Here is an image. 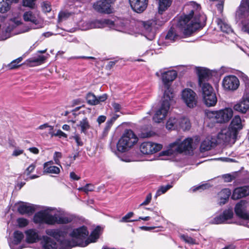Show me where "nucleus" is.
I'll use <instances>...</instances> for the list:
<instances>
[{
  "mask_svg": "<svg viewBox=\"0 0 249 249\" xmlns=\"http://www.w3.org/2000/svg\"><path fill=\"white\" fill-rule=\"evenodd\" d=\"M70 228L65 227L61 229H47L45 233L54 238L55 242L51 237L44 235L41 239V249H71L77 245H81V239L87 235L84 227L73 229L69 233L71 240L66 239Z\"/></svg>",
  "mask_w": 249,
  "mask_h": 249,
  "instance_id": "obj_1",
  "label": "nucleus"
},
{
  "mask_svg": "<svg viewBox=\"0 0 249 249\" xmlns=\"http://www.w3.org/2000/svg\"><path fill=\"white\" fill-rule=\"evenodd\" d=\"M42 8L43 12L45 13L49 12L51 10L50 4L47 2H43L42 3Z\"/></svg>",
  "mask_w": 249,
  "mask_h": 249,
  "instance_id": "obj_52",
  "label": "nucleus"
},
{
  "mask_svg": "<svg viewBox=\"0 0 249 249\" xmlns=\"http://www.w3.org/2000/svg\"><path fill=\"white\" fill-rule=\"evenodd\" d=\"M36 0H22V5L24 7L34 8Z\"/></svg>",
  "mask_w": 249,
  "mask_h": 249,
  "instance_id": "obj_47",
  "label": "nucleus"
},
{
  "mask_svg": "<svg viewBox=\"0 0 249 249\" xmlns=\"http://www.w3.org/2000/svg\"><path fill=\"white\" fill-rule=\"evenodd\" d=\"M47 134L50 135L52 137L53 136V126L51 125H48L46 132Z\"/></svg>",
  "mask_w": 249,
  "mask_h": 249,
  "instance_id": "obj_59",
  "label": "nucleus"
},
{
  "mask_svg": "<svg viewBox=\"0 0 249 249\" xmlns=\"http://www.w3.org/2000/svg\"><path fill=\"white\" fill-rule=\"evenodd\" d=\"M249 16V9L245 3H242L236 10L235 18L237 20L245 18Z\"/></svg>",
  "mask_w": 249,
  "mask_h": 249,
  "instance_id": "obj_25",
  "label": "nucleus"
},
{
  "mask_svg": "<svg viewBox=\"0 0 249 249\" xmlns=\"http://www.w3.org/2000/svg\"><path fill=\"white\" fill-rule=\"evenodd\" d=\"M78 126L80 127L81 132L86 134L88 129L90 128V124L89 121L86 117H84L79 122Z\"/></svg>",
  "mask_w": 249,
  "mask_h": 249,
  "instance_id": "obj_39",
  "label": "nucleus"
},
{
  "mask_svg": "<svg viewBox=\"0 0 249 249\" xmlns=\"http://www.w3.org/2000/svg\"><path fill=\"white\" fill-rule=\"evenodd\" d=\"M23 18L24 21L30 22L32 24L33 29H38L43 27V20L40 17L38 11H26L23 14Z\"/></svg>",
  "mask_w": 249,
  "mask_h": 249,
  "instance_id": "obj_9",
  "label": "nucleus"
},
{
  "mask_svg": "<svg viewBox=\"0 0 249 249\" xmlns=\"http://www.w3.org/2000/svg\"><path fill=\"white\" fill-rule=\"evenodd\" d=\"M62 157V154L59 152H55L53 155V160L54 163L62 167L60 163V160Z\"/></svg>",
  "mask_w": 249,
  "mask_h": 249,
  "instance_id": "obj_46",
  "label": "nucleus"
},
{
  "mask_svg": "<svg viewBox=\"0 0 249 249\" xmlns=\"http://www.w3.org/2000/svg\"><path fill=\"white\" fill-rule=\"evenodd\" d=\"M138 140V137L132 130L126 129L116 143V150L122 153L127 152L134 147Z\"/></svg>",
  "mask_w": 249,
  "mask_h": 249,
  "instance_id": "obj_6",
  "label": "nucleus"
},
{
  "mask_svg": "<svg viewBox=\"0 0 249 249\" xmlns=\"http://www.w3.org/2000/svg\"><path fill=\"white\" fill-rule=\"evenodd\" d=\"M28 150L31 153H33L35 154H37L39 153V150L35 147H30L28 149Z\"/></svg>",
  "mask_w": 249,
  "mask_h": 249,
  "instance_id": "obj_64",
  "label": "nucleus"
},
{
  "mask_svg": "<svg viewBox=\"0 0 249 249\" xmlns=\"http://www.w3.org/2000/svg\"><path fill=\"white\" fill-rule=\"evenodd\" d=\"M142 25L146 37L149 40H152L155 36L159 24L156 19H150L143 22Z\"/></svg>",
  "mask_w": 249,
  "mask_h": 249,
  "instance_id": "obj_13",
  "label": "nucleus"
},
{
  "mask_svg": "<svg viewBox=\"0 0 249 249\" xmlns=\"http://www.w3.org/2000/svg\"><path fill=\"white\" fill-rule=\"evenodd\" d=\"M131 7L134 11L141 13L147 8L148 0H129Z\"/></svg>",
  "mask_w": 249,
  "mask_h": 249,
  "instance_id": "obj_19",
  "label": "nucleus"
},
{
  "mask_svg": "<svg viewBox=\"0 0 249 249\" xmlns=\"http://www.w3.org/2000/svg\"><path fill=\"white\" fill-rule=\"evenodd\" d=\"M113 3V0H99L94 3L93 7L99 13L109 14L112 12L111 5Z\"/></svg>",
  "mask_w": 249,
  "mask_h": 249,
  "instance_id": "obj_15",
  "label": "nucleus"
},
{
  "mask_svg": "<svg viewBox=\"0 0 249 249\" xmlns=\"http://www.w3.org/2000/svg\"><path fill=\"white\" fill-rule=\"evenodd\" d=\"M237 135L230 127L224 128L218 134L217 139L224 143L233 144L237 140Z\"/></svg>",
  "mask_w": 249,
  "mask_h": 249,
  "instance_id": "obj_11",
  "label": "nucleus"
},
{
  "mask_svg": "<svg viewBox=\"0 0 249 249\" xmlns=\"http://www.w3.org/2000/svg\"><path fill=\"white\" fill-rule=\"evenodd\" d=\"M233 108L237 111L246 113L249 109V94H244L241 101L234 106Z\"/></svg>",
  "mask_w": 249,
  "mask_h": 249,
  "instance_id": "obj_20",
  "label": "nucleus"
},
{
  "mask_svg": "<svg viewBox=\"0 0 249 249\" xmlns=\"http://www.w3.org/2000/svg\"><path fill=\"white\" fill-rule=\"evenodd\" d=\"M162 145L152 142H144L140 145V150L144 155H152L160 150Z\"/></svg>",
  "mask_w": 249,
  "mask_h": 249,
  "instance_id": "obj_14",
  "label": "nucleus"
},
{
  "mask_svg": "<svg viewBox=\"0 0 249 249\" xmlns=\"http://www.w3.org/2000/svg\"><path fill=\"white\" fill-rule=\"evenodd\" d=\"M35 210L34 205L27 203H23L20 205L18 208V211L21 214H32Z\"/></svg>",
  "mask_w": 249,
  "mask_h": 249,
  "instance_id": "obj_30",
  "label": "nucleus"
},
{
  "mask_svg": "<svg viewBox=\"0 0 249 249\" xmlns=\"http://www.w3.org/2000/svg\"><path fill=\"white\" fill-rule=\"evenodd\" d=\"M246 204L245 201H240L236 205L234 211L236 215L241 218V224L249 228V213L246 211Z\"/></svg>",
  "mask_w": 249,
  "mask_h": 249,
  "instance_id": "obj_12",
  "label": "nucleus"
},
{
  "mask_svg": "<svg viewBox=\"0 0 249 249\" xmlns=\"http://www.w3.org/2000/svg\"><path fill=\"white\" fill-rule=\"evenodd\" d=\"M239 86V81L234 75L225 76L222 80V86L224 89L228 91L236 90Z\"/></svg>",
  "mask_w": 249,
  "mask_h": 249,
  "instance_id": "obj_16",
  "label": "nucleus"
},
{
  "mask_svg": "<svg viewBox=\"0 0 249 249\" xmlns=\"http://www.w3.org/2000/svg\"><path fill=\"white\" fill-rule=\"evenodd\" d=\"M208 117L215 119L217 123H222L228 122L233 115L231 108L227 107L219 111H208L206 112Z\"/></svg>",
  "mask_w": 249,
  "mask_h": 249,
  "instance_id": "obj_8",
  "label": "nucleus"
},
{
  "mask_svg": "<svg viewBox=\"0 0 249 249\" xmlns=\"http://www.w3.org/2000/svg\"><path fill=\"white\" fill-rule=\"evenodd\" d=\"M172 187V186L170 184H167L165 186H160L159 188V189L157 190L155 197L156 198L158 196H160L161 195L164 194L165 192H166L169 189H170Z\"/></svg>",
  "mask_w": 249,
  "mask_h": 249,
  "instance_id": "obj_43",
  "label": "nucleus"
},
{
  "mask_svg": "<svg viewBox=\"0 0 249 249\" xmlns=\"http://www.w3.org/2000/svg\"><path fill=\"white\" fill-rule=\"evenodd\" d=\"M113 123L112 122V121H110V120H108L106 122V127L105 128V131H108L109 130V129L110 128V127H111Z\"/></svg>",
  "mask_w": 249,
  "mask_h": 249,
  "instance_id": "obj_62",
  "label": "nucleus"
},
{
  "mask_svg": "<svg viewBox=\"0 0 249 249\" xmlns=\"http://www.w3.org/2000/svg\"><path fill=\"white\" fill-rule=\"evenodd\" d=\"M106 120V117L104 115L99 116L97 120V122L99 124H101L102 123H104Z\"/></svg>",
  "mask_w": 249,
  "mask_h": 249,
  "instance_id": "obj_63",
  "label": "nucleus"
},
{
  "mask_svg": "<svg viewBox=\"0 0 249 249\" xmlns=\"http://www.w3.org/2000/svg\"><path fill=\"white\" fill-rule=\"evenodd\" d=\"M249 195V186H245L235 188L231 196L233 199L237 200Z\"/></svg>",
  "mask_w": 249,
  "mask_h": 249,
  "instance_id": "obj_24",
  "label": "nucleus"
},
{
  "mask_svg": "<svg viewBox=\"0 0 249 249\" xmlns=\"http://www.w3.org/2000/svg\"><path fill=\"white\" fill-rule=\"evenodd\" d=\"M23 153V150L20 149H15L12 153V156L17 157Z\"/></svg>",
  "mask_w": 249,
  "mask_h": 249,
  "instance_id": "obj_61",
  "label": "nucleus"
},
{
  "mask_svg": "<svg viewBox=\"0 0 249 249\" xmlns=\"http://www.w3.org/2000/svg\"><path fill=\"white\" fill-rule=\"evenodd\" d=\"M107 98V94H103L102 95L96 97L93 93H89L86 96L87 103L90 105L94 106L105 102Z\"/></svg>",
  "mask_w": 249,
  "mask_h": 249,
  "instance_id": "obj_22",
  "label": "nucleus"
},
{
  "mask_svg": "<svg viewBox=\"0 0 249 249\" xmlns=\"http://www.w3.org/2000/svg\"><path fill=\"white\" fill-rule=\"evenodd\" d=\"M181 99L189 108L195 107L197 103V96L196 93L189 88H186L181 91Z\"/></svg>",
  "mask_w": 249,
  "mask_h": 249,
  "instance_id": "obj_10",
  "label": "nucleus"
},
{
  "mask_svg": "<svg viewBox=\"0 0 249 249\" xmlns=\"http://www.w3.org/2000/svg\"><path fill=\"white\" fill-rule=\"evenodd\" d=\"M151 198H152V195L151 193H149L146 196L145 200L140 204V206L146 205L148 204L150 202V201L151 200Z\"/></svg>",
  "mask_w": 249,
  "mask_h": 249,
  "instance_id": "obj_54",
  "label": "nucleus"
},
{
  "mask_svg": "<svg viewBox=\"0 0 249 249\" xmlns=\"http://www.w3.org/2000/svg\"><path fill=\"white\" fill-rule=\"evenodd\" d=\"M53 136H58L59 138L64 137V138H67V135L64 133L61 130H58L55 133H53Z\"/></svg>",
  "mask_w": 249,
  "mask_h": 249,
  "instance_id": "obj_56",
  "label": "nucleus"
},
{
  "mask_svg": "<svg viewBox=\"0 0 249 249\" xmlns=\"http://www.w3.org/2000/svg\"><path fill=\"white\" fill-rule=\"evenodd\" d=\"M36 167V163L31 164L26 170V173L27 175L33 172Z\"/></svg>",
  "mask_w": 249,
  "mask_h": 249,
  "instance_id": "obj_55",
  "label": "nucleus"
},
{
  "mask_svg": "<svg viewBox=\"0 0 249 249\" xmlns=\"http://www.w3.org/2000/svg\"><path fill=\"white\" fill-rule=\"evenodd\" d=\"M242 79L244 82L246 89L249 90V78H248V77L247 76L244 74L242 76Z\"/></svg>",
  "mask_w": 249,
  "mask_h": 249,
  "instance_id": "obj_57",
  "label": "nucleus"
},
{
  "mask_svg": "<svg viewBox=\"0 0 249 249\" xmlns=\"http://www.w3.org/2000/svg\"><path fill=\"white\" fill-rule=\"evenodd\" d=\"M231 194V192L229 189H224L222 190L218 194V196L220 198V204L223 205L225 204L228 200Z\"/></svg>",
  "mask_w": 249,
  "mask_h": 249,
  "instance_id": "obj_32",
  "label": "nucleus"
},
{
  "mask_svg": "<svg viewBox=\"0 0 249 249\" xmlns=\"http://www.w3.org/2000/svg\"><path fill=\"white\" fill-rule=\"evenodd\" d=\"M75 142H76L78 146H81L83 145V142L81 140L80 136L78 134H75L72 137Z\"/></svg>",
  "mask_w": 249,
  "mask_h": 249,
  "instance_id": "obj_51",
  "label": "nucleus"
},
{
  "mask_svg": "<svg viewBox=\"0 0 249 249\" xmlns=\"http://www.w3.org/2000/svg\"><path fill=\"white\" fill-rule=\"evenodd\" d=\"M134 215V213L133 212H129L127 213L125 216L122 217V218L120 220L121 222H133L136 221L138 220H128L130 218L132 217Z\"/></svg>",
  "mask_w": 249,
  "mask_h": 249,
  "instance_id": "obj_49",
  "label": "nucleus"
},
{
  "mask_svg": "<svg viewBox=\"0 0 249 249\" xmlns=\"http://www.w3.org/2000/svg\"><path fill=\"white\" fill-rule=\"evenodd\" d=\"M179 128H182L183 130H186L191 127V123L187 118H181L179 119Z\"/></svg>",
  "mask_w": 249,
  "mask_h": 249,
  "instance_id": "obj_40",
  "label": "nucleus"
},
{
  "mask_svg": "<svg viewBox=\"0 0 249 249\" xmlns=\"http://www.w3.org/2000/svg\"><path fill=\"white\" fill-rule=\"evenodd\" d=\"M11 4L7 0H0V12L5 13L10 10Z\"/></svg>",
  "mask_w": 249,
  "mask_h": 249,
  "instance_id": "obj_42",
  "label": "nucleus"
},
{
  "mask_svg": "<svg viewBox=\"0 0 249 249\" xmlns=\"http://www.w3.org/2000/svg\"><path fill=\"white\" fill-rule=\"evenodd\" d=\"M24 238L23 233L20 231H17L14 233V239L9 245L11 249H21L22 248L16 247L15 245L19 244Z\"/></svg>",
  "mask_w": 249,
  "mask_h": 249,
  "instance_id": "obj_28",
  "label": "nucleus"
},
{
  "mask_svg": "<svg viewBox=\"0 0 249 249\" xmlns=\"http://www.w3.org/2000/svg\"><path fill=\"white\" fill-rule=\"evenodd\" d=\"M242 121L239 115L235 116L232 119L229 127L234 131L237 134L243 128Z\"/></svg>",
  "mask_w": 249,
  "mask_h": 249,
  "instance_id": "obj_27",
  "label": "nucleus"
},
{
  "mask_svg": "<svg viewBox=\"0 0 249 249\" xmlns=\"http://www.w3.org/2000/svg\"><path fill=\"white\" fill-rule=\"evenodd\" d=\"M46 59L44 55H38L37 57L30 58L27 60L28 64L30 66H38L43 64Z\"/></svg>",
  "mask_w": 249,
  "mask_h": 249,
  "instance_id": "obj_31",
  "label": "nucleus"
},
{
  "mask_svg": "<svg viewBox=\"0 0 249 249\" xmlns=\"http://www.w3.org/2000/svg\"><path fill=\"white\" fill-rule=\"evenodd\" d=\"M14 26L9 25L5 28H2L0 34V41L4 40L11 36V32L13 30Z\"/></svg>",
  "mask_w": 249,
  "mask_h": 249,
  "instance_id": "obj_34",
  "label": "nucleus"
},
{
  "mask_svg": "<svg viewBox=\"0 0 249 249\" xmlns=\"http://www.w3.org/2000/svg\"><path fill=\"white\" fill-rule=\"evenodd\" d=\"M181 238L185 242L190 244H196V240L191 237L188 236L187 235L182 234L180 235Z\"/></svg>",
  "mask_w": 249,
  "mask_h": 249,
  "instance_id": "obj_48",
  "label": "nucleus"
},
{
  "mask_svg": "<svg viewBox=\"0 0 249 249\" xmlns=\"http://www.w3.org/2000/svg\"><path fill=\"white\" fill-rule=\"evenodd\" d=\"M53 162L50 160L46 162L43 164V173L52 174H58L60 172V168L53 165Z\"/></svg>",
  "mask_w": 249,
  "mask_h": 249,
  "instance_id": "obj_26",
  "label": "nucleus"
},
{
  "mask_svg": "<svg viewBox=\"0 0 249 249\" xmlns=\"http://www.w3.org/2000/svg\"><path fill=\"white\" fill-rule=\"evenodd\" d=\"M203 99L205 104L207 107L214 106L217 101L215 94H209L203 97Z\"/></svg>",
  "mask_w": 249,
  "mask_h": 249,
  "instance_id": "obj_33",
  "label": "nucleus"
},
{
  "mask_svg": "<svg viewBox=\"0 0 249 249\" xmlns=\"http://www.w3.org/2000/svg\"><path fill=\"white\" fill-rule=\"evenodd\" d=\"M213 142L209 139H206L201 143L200 150L201 152L210 150L213 147Z\"/></svg>",
  "mask_w": 249,
  "mask_h": 249,
  "instance_id": "obj_41",
  "label": "nucleus"
},
{
  "mask_svg": "<svg viewBox=\"0 0 249 249\" xmlns=\"http://www.w3.org/2000/svg\"><path fill=\"white\" fill-rule=\"evenodd\" d=\"M217 22L218 25L220 27L221 30L223 32L229 34L232 32V30L231 26L229 24H228L225 20L220 19H218Z\"/></svg>",
  "mask_w": 249,
  "mask_h": 249,
  "instance_id": "obj_38",
  "label": "nucleus"
},
{
  "mask_svg": "<svg viewBox=\"0 0 249 249\" xmlns=\"http://www.w3.org/2000/svg\"><path fill=\"white\" fill-rule=\"evenodd\" d=\"M223 178L226 182H231L234 178V176L231 174H226L223 176Z\"/></svg>",
  "mask_w": 249,
  "mask_h": 249,
  "instance_id": "obj_58",
  "label": "nucleus"
},
{
  "mask_svg": "<svg viewBox=\"0 0 249 249\" xmlns=\"http://www.w3.org/2000/svg\"><path fill=\"white\" fill-rule=\"evenodd\" d=\"M172 0H159L158 12L161 14L171 6Z\"/></svg>",
  "mask_w": 249,
  "mask_h": 249,
  "instance_id": "obj_35",
  "label": "nucleus"
},
{
  "mask_svg": "<svg viewBox=\"0 0 249 249\" xmlns=\"http://www.w3.org/2000/svg\"><path fill=\"white\" fill-rule=\"evenodd\" d=\"M208 187H209L208 184H203L196 187H194L192 188V192H194L197 190L205 189Z\"/></svg>",
  "mask_w": 249,
  "mask_h": 249,
  "instance_id": "obj_53",
  "label": "nucleus"
},
{
  "mask_svg": "<svg viewBox=\"0 0 249 249\" xmlns=\"http://www.w3.org/2000/svg\"><path fill=\"white\" fill-rule=\"evenodd\" d=\"M112 106L115 112H119L122 108L121 106L117 103H113Z\"/></svg>",
  "mask_w": 249,
  "mask_h": 249,
  "instance_id": "obj_60",
  "label": "nucleus"
},
{
  "mask_svg": "<svg viewBox=\"0 0 249 249\" xmlns=\"http://www.w3.org/2000/svg\"><path fill=\"white\" fill-rule=\"evenodd\" d=\"M198 143L199 141L197 139L194 141L192 138H187L183 140L181 138H178L175 142L169 144L167 149L161 152V155L171 156L181 153L189 155L193 152Z\"/></svg>",
  "mask_w": 249,
  "mask_h": 249,
  "instance_id": "obj_5",
  "label": "nucleus"
},
{
  "mask_svg": "<svg viewBox=\"0 0 249 249\" xmlns=\"http://www.w3.org/2000/svg\"><path fill=\"white\" fill-rule=\"evenodd\" d=\"M159 72L161 74L162 81L166 89L164 91L161 106L155 113L153 119L156 123L161 122L166 117L170 105L175 103L174 94L170 88L171 83L177 76V72L175 70L164 71L160 70L156 74L160 76Z\"/></svg>",
  "mask_w": 249,
  "mask_h": 249,
  "instance_id": "obj_3",
  "label": "nucleus"
},
{
  "mask_svg": "<svg viewBox=\"0 0 249 249\" xmlns=\"http://www.w3.org/2000/svg\"><path fill=\"white\" fill-rule=\"evenodd\" d=\"M84 227L86 229L88 233L87 235H86L85 237H83L81 239V245H77L76 246H81V247H85L87 246L89 243L91 242H94L96 240L99 238V235L101 231V228L99 226H97L91 233L89 236L84 241V240L87 238L88 234L89 231L87 230L86 227L82 226L80 228Z\"/></svg>",
  "mask_w": 249,
  "mask_h": 249,
  "instance_id": "obj_17",
  "label": "nucleus"
},
{
  "mask_svg": "<svg viewBox=\"0 0 249 249\" xmlns=\"http://www.w3.org/2000/svg\"><path fill=\"white\" fill-rule=\"evenodd\" d=\"M179 119L176 117H171L167 122L166 127L169 130L175 129L179 128Z\"/></svg>",
  "mask_w": 249,
  "mask_h": 249,
  "instance_id": "obj_37",
  "label": "nucleus"
},
{
  "mask_svg": "<svg viewBox=\"0 0 249 249\" xmlns=\"http://www.w3.org/2000/svg\"><path fill=\"white\" fill-rule=\"evenodd\" d=\"M17 223L19 227H24L28 224L29 221L25 218H19L17 219Z\"/></svg>",
  "mask_w": 249,
  "mask_h": 249,
  "instance_id": "obj_50",
  "label": "nucleus"
},
{
  "mask_svg": "<svg viewBox=\"0 0 249 249\" xmlns=\"http://www.w3.org/2000/svg\"><path fill=\"white\" fill-rule=\"evenodd\" d=\"M178 38V36L176 33L175 29L174 28L171 27L164 37L165 40L164 43H173L176 41Z\"/></svg>",
  "mask_w": 249,
  "mask_h": 249,
  "instance_id": "obj_29",
  "label": "nucleus"
},
{
  "mask_svg": "<svg viewBox=\"0 0 249 249\" xmlns=\"http://www.w3.org/2000/svg\"><path fill=\"white\" fill-rule=\"evenodd\" d=\"M72 219L71 215L63 209L54 207H46L36 213L33 218L35 223L49 225L67 224Z\"/></svg>",
  "mask_w": 249,
  "mask_h": 249,
  "instance_id": "obj_4",
  "label": "nucleus"
},
{
  "mask_svg": "<svg viewBox=\"0 0 249 249\" xmlns=\"http://www.w3.org/2000/svg\"><path fill=\"white\" fill-rule=\"evenodd\" d=\"M201 88L202 97L209 94H215L213 91V88L211 85L207 83L204 82L202 85H199Z\"/></svg>",
  "mask_w": 249,
  "mask_h": 249,
  "instance_id": "obj_36",
  "label": "nucleus"
},
{
  "mask_svg": "<svg viewBox=\"0 0 249 249\" xmlns=\"http://www.w3.org/2000/svg\"><path fill=\"white\" fill-rule=\"evenodd\" d=\"M22 57H19L17 59L12 61L8 66L10 69H14L18 68L20 66L19 63L22 60Z\"/></svg>",
  "mask_w": 249,
  "mask_h": 249,
  "instance_id": "obj_44",
  "label": "nucleus"
},
{
  "mask_svg": "<svg viewBox=\"0 0 249 249\" xmlns=\"http://www.w3.org/2000/svg\"><path fill=\"white\" fill-rule=\"evenodd\" d=\"M87 24V27L83 28L84 30H87L91 28H101L106 27H109L111 29L115 30L123 33H127L126 25L122 20L118 19L115 22L108 19H103L96 20Z\"/></svg>",
  "mask_w": 249,
  "mask_h": 249,
  "instance_id": "obj_7",
  "label": "nucleus"
},
{
  "mask_svg": "<svg viewBox=\"0 0 249 249\" xmlns=\"http://www.w3.org/2000/svg\"><path fill=\"white\" fill-rule=\"evenodd\" d=\"M25 240L28 243H36L41 240L39 231L36 229H29L25 231Z\"/></svg>",
  "mask_w": 249,
  "mask_h": 249,
  "instance_id": "obj_23",
  "label": "nucleus"
},
{
  "mask_svg": "<svg viewBox=\"0 0 249 249\" xmlns=\"http://www.w3.org/2000/svg\"><path fill=\"white\" fill-rule=\"evenodd\" d=\"M232 210L229 209L223 211V213L218 216L215 217L211 222L214 224H220L227 223V221L232 218L233 216Z\"/></svg>",
  "mask_w": 249,
  "mask_h": 249,
  "instance_id": "obj_18",
  "label": "nucleus"
},
{
  "mask_svg": "<svg viewBox=\"0 0 249 249\" xmlns=\"http://www.w3.org/2000/svg\"><path fill=\"white\" fill-rule=\"evenodd\" d=\"M184 8L186 14L180 17L178 26L185 36H189L201 28V24L206 18L201 12L200 5L194 1L188 2Z\"/></svg>",
  "mask_w": 249,
  "mask_h": 249,
  "instance_id": "obj_2",
  "label": "nucleus"
},
{
  "mask_svg": "<svg viewBox=\"0 0 249 249\" xmlns=\"http://www.w3.org/2000/svg\"><path fill=\"white\" fill-rule=\"evenodd\" d=\"M94 186L92 184H87L85 186L80 187L78 189L79 191H83L86 194L89 192H92L94 190Z\"/></svg>",
  "mask_w": 249,
  "mask_h": 249,
  "instance_id": "obj_45",
  "label": "nucleus"
},
{
  "mask_svg": "<svg viewBox=\"0 0 249 249\" xmlns=\"http://www.w3.org/2000/svg\"><path fill=\"white\" fill-rule=\"evenodd\" d=\"M196 71L198 77L199 85L207 82L211 76L210 71L205 68L196 67Z\"/></svg>",
  "mask_w": 249,
  "mask_h": 249,
  "instance_id": "obj_21",
  "label": "nucleus"
}]
</instances>
